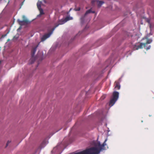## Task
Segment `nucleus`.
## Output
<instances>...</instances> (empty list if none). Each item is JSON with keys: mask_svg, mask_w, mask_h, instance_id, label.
Masks as SVG:
<instances>
[{"mask_svg": "<svg viewBox=\"0 0 154 154\" xmlns=\"http://www.w3.org/2000/svg\"><path fill=\"white\" fill-rule=\"evenodd\" d=\"M10 40V39H8V42Z\"/></svg>", "mask_w": 154, "mask_h": 154, "instance_id": "30", "label": "nucleus"}, {"mask_svg": "<svg viewBox=\"0 0 154 154\" xmlns=\"http://www.w3.org/2000/svg\"><path fill=\"white\" fill-rule=\"evenodd\" d=\"M108 131H109V130H108Z\"/></svg>", "mask_w": 154, "mask_h": 154, "instance_id": "38", "label": "nucleus"}, {"mask_svg": "<svg viewBox=\"0 0 154 154\" xmlns=\"http://www.w3.org/2000/svg\"><path fill=\"white\" fill-rule=\"evenodd\" d=\"M143 45L145 48L146 45V44L143 43H136L134 45L133 49L134 50H138L139 49H141L143 48Z\"/></svg>", "mask_w": 154, "mask_h": 154, "instance_id": "3", "label": "nucleus"}, {"mask_svg": "<svg viewBox=\"0 0 154 154\" xmlns=\"http://www.w3.org/2000/svg\"><path fill=\"white\" fill-rule=\"evenodd\" d=\"M152 40L151 39H148L146 43H145V44H146V45L147 44H150L152 42Z\"/></svg>", "mask_w": 154, "mask_h": 154, "instance_id": "16", "label": "nucleus"}, {"mask_svg": "<svg viewBox=\"0 0 154 154\" xmlns=\"http://www.w3.org/2000/svg\"><path fill=\"white\" fill-rule=\"evenodd\" d=\"M60 24H59V23L58 24H57L55 25V26L52 29V31L51 32H53V31Z\"/></svg>", "mask_w": 154, "mask_h": 154, "instance_id": "17", "label": "nucleus"}, {"mask_svg": "<svg viewBox=\"0 0 154 154\" xmlns=\"http://www.w3.org/2000/svg\"><path fill=\"white\" fill-rule=\"evenodd\" d=\"M148 36H146V37H145V38L147 39L148 38Z\"/></svg>", "mask_w": 154, "mask_h": 154, "instance_id": "27", "label": "nucleus"}, {"mask_svg": "<svg viewBox=\"0 0 154 154\" xmlns=\"http://www.w3.org/2000/svg\"><path fill=\"white\" fill-rule=\"evenodd\" d=\"M52 33V32H51L49 33L43 35L41 38V41L43 42L45 41L46 39L49 37Z\"/></svg>", "mask_w": 154, "mask_h": 154, "instance_id": "5", "label": "nucleus"}, {"mask_svg": "<svg viewBox=\"0 0 154 154\" xmlns=\"http://www.w3.org/2000/svg\"><path fill=\"white\" fill-rule=\"evenodd\" d=\"M0 41H2V38H0Z\"/></svg>", "mask_w": 154, "mask_h": 154, "instance_id": "31", "label": "nucleus"}, {"mask_svg": "<svg viewBox=\"0 0 154 154\" xmlns=\"http://www.w3.org/2000/svg\"><path fill=\"white\" fill-rule=\"evenodd\" d=\"M2 28H3V27H2V28H1L0 29H2Z\"/></svg>", "mask_w": 154, "mask_h": 154, "instance_id": "36", "label": "nucleus"}, {"mask_svg": "<svg viewBox=\"0 0 154 154\" xmlns=\"http://www.w3.org/2000/svg\"><path fill=\"white\" fill-rule=\"evenodd\" d=\"M80 10V8L79 7L77 8H75L74 10L76 11H79Z\"/></svg>", "mask_w": 154, "mask_h": 154, "instance_id": "18", "label": "nucleus"}, {"mask_svg": "<svg viewBox=\"0 0 154 154\" xmlns=\"http://www.w3.org/2000/svg\"><path fill=\"white\" fill-rule=\"evenodd\" d=\"M94 12H95L94 11H92L91 9H89L88 10H87L86 12L84 15L82 17L80 18L81 23V24H83L84 23L85 20V17L88 14L91 13H94Z\"/></svg>", "mask_w": 154, "mask_h": 154, "instance_id": "2", "label": "nucleus"}, {"mask_svg": "<svg viewBox=\"0 0 154 154\" xmlns=\"http://www.w3.org/2000/svg\"><path fill=\"white\" fill-rule=\"evenodd\" d=\"M1 18H0V24H1Z\"/></svg>", "mask_w": 154, "mask_h": 154, "instance_id": "28", "label": "nucleus"}, {"mask_svg": "<svg viewBox=\"0 0 154 154\" xmlns=\"http://www.w3.org/2000/svg\"><path fill=\"white\" fill-rule=\"evenodd\" d=\"M64 19H65L66 21V22L69 20H72L73 18L72 17H70L67 16L66 18H65Z\"/></svg>", "mask_w": 154, "mask_h": 154, "instance_id": "13", "label": "nucleus"}, {"mask_svg": "<svg viewBox=\"0 0 154 154\" xmlns=\"http://www.w3.org/2000/svg\"><path fill=\"white\" fill-rule=\"evenodd\" d=\"M11 142V141H10L8 140L7 142V143H6V145L5 147H6L8 146L9 144Z\"/></svg>", "mask_w": 154, "mask_h": 154, "instance_id": "20", "label": "nucleus"}, {"mask_svg": "<svg viewBox=\"0 0 154 154\" xmlns=\"http://www.w3.org/2000/svg\"><path fill=\"white\" fill-rule=\"evenodd\" d=\"M119 97V92L116 91H114L113 93L112 97L109 103V106H110V107L113 105L118 99Z\"/></svg>", "mask_w": 154, "mask_h": 154, "instance_id": "1", "label": "nucleus"}, {"mask_svg": "<svg viewBox=\"0 0 154 154\" xmlns=\"http://www.w3.org/2000/svg\"><path fill=\"white\" fill-rule=\"evenodd\" d=\"M42 3V2H38L37 3V5L39 10L41 9H43L41 8V4Z\"/></svg>", "mask_w": 154, "mask_h": 154, "instance_id": "10", "label": "nucleus"}, {"mask_svg": "<svg viewBox=\"0 0 154 154\" xmlns=\"http://www.w3.org/2000/svg\"><path fill=\"white\" fill-rule=\"evenodd\" d=\"M23 17H24V16H23Z\"/></svg>", "mask_w": 154, "mask_h": 154, "instance_id": "39", "label": "nucleus"}, {"mask_svg": "<svg viewBox=\"0 0 154 154\" xmlns=\"http://www.w3.org/2000/svg\"><path fill=\"white\" fill-rule=\"evenodd\" d=\"M44 141H43V143H44Z\"/></svg>", "mask_w": 154, "mask_h": 154, "instance_id": "40", "label": "nucleus"}, {"mask_svg": "<svg viewBox=\"0 0 154 154\" xmlns=\"http://www.w3.org/2000/svg\"><path fill=\"white\" fill-rule=\"evenodd\" d=\"M97 5L98 7H100L104 3V2L101 1H97Z\"/></svg>", "mask_w": 154, "mask_h": 154, "instance_id": "9", "label": "nucleus"}, {"mask_svg": "<svg viewBox=\"0 0 154 154\" xmlns=\"http://www.w3.org/2000/svg\"><path fill=\"white\" fill-rule=\"evenodd\" d=\"M60 129H59V130H58V131H57V132L58 131H60Z\"/></svg>", "mask_w": 154, "mask_h": 154, "instance_id": "34", "label": "nucleus"}, {"mask_svg": "<svg viewBox=\"0 0 154 154\" xmlns=\"http://www.w3.org/2000/svg\"><path fill=\"white\" fill-rule=\"evenodd\" d=\"M151 47V45H149L148 47H146V50H148Z\"/></svg>", "mask_w": 154, "mask_h": 154, "instance_id": "23", "label": "nucleus"}, {"mask_svg": "<svg viewBox=\"0 0 154 154\" xmlns=\"http://www.w3.org/2000/svg\"><path fill=\"white\" fill-rule=\"evenodd\" d=\"M35 61V59H34V57H32H32L29 60V64H32Z\"/></svg>", "mask_w": 154, "mask_h": 154, "instance_id": "12", "label": "nucleus"}, {"mask_svg": "<svg viewBox=\"0 0 154 154\" xmlns=\"http://www.w3.org/2000/svg\"><path fill=\"white\" fill-rule=\"evenodd\" d=\"M39 11H40V14L37 15L36 17L37 18L40 17L42 15L44 14V12L43 9H41L40 10H39Z\"/></svg>", "mask_w": 154, "mask_h": 154, "instance_id": "11", "label": "nucleus"}, {"mask_svg": "<svg viewBox=\"0 0 154 154\" xmlns=\"http://www.w3.org/2000/svg\"><path fill=\"white\" fill-rule=\"evenodd\" d=\"M59 24L62 25L64 24L66 22V21L65 19H61L59 20L58 22Z\"/></svg>", "mask_w": 154, "mask_h": 154, "instance_id": "8", "label": "nucleus"}, {"mask_svg": "<svg viewBox=\"0 0 154 154\" xmlns=\"http://www.w3.org/2000/svg\"><path fill=\"white\" fill-rule=\"evenodd\" d=\"M60 129H59V130H58V131H57V132L58 131H60Z\"/></svg>", "mask_w": 154, "mask_h": 154, "instance_id": "32", "label": "nucleus"}, {"mask_svg": "<svg viewBox=\"0 0 154 154\" xmlns=\"http://www.w3.org/2000/svg\"><path fill=\"white\" fill-rule=\"evenodd\" d=\"M105 98V95H104L103 96H102L101 97V100H103Z\"/></svg>", "mask_w": 154, "mask_h": 154, "instance_id": "21", "label": "nucleus"}, {"mask_svg": "<svg viewBox=\"0 0 154 154\" xmlns=\"http://www.w3.org/2000/svg\"><path fill=\"white\" fill-rule=\"evenodd\" d=\"M95 1H92V3H93V2H95Z\"/></svg>", "mask_w": 154, "mask_h": 154, "instance_id": "29", "label": "nucleus"}, {"mask_svg": "<svg viewBox=\"0 0 154 154\" xmlns=\"http://www.w3.org/2000/svg\"><path fill=\"white\" fill-rule=\"evenodd\" d=\"M116 85L115 86V88H117L118 89H119L120 88V85L119 83L118 82H116Z\"/></svg>", "mask_w": 154, "mask_h": 154, "instance_id": "14", "label": "nucleus"}, {"mask_svg": "<svg viewBox=\"0 0 154 154\" xmlns=\"http://www.w3.org/2000/svg\"><path fill=\"white\" fill-rule=\"evenodd\" d=\"M19 37V35L18 34H17L15 36H14L13 38V40H17Z\"/></svg>", "mask_w": 154, "mask_h": 154, "instance_id": "15", "label": "nucleus"}, {"mask_svg": "<svg viewBox=\"0 0 154 154\" xmlns=\"http://www.w3.org/2000/svg\"><path fill=\"white\" fill-rule=\"evenodd\" d=\"M60 129H59V130H58V131H57V132L58 131H60Z\"/></svg>", "mask_w": 154, "mask_h": 154, "instance_id": "33", "label": "nucleus"}, {"mask_svg": "<svg viewBox=\"0 0 154 154\" xmlns=\"http://www.w3.org/2000/svg\"><path fill=\"white\" fill-rule=\"evenodd\" d=\"M144 39V38H143L142 39Z\"/></svg>", "mask_w": 154, "mask_h": 154, "instance_id": "37", "label": "nucleus"}, {"mask_svg": "<svg viewBox=\"0 0 154 154\" xmlns=\"http://www.w3.org/2000/svg\"><path fill=\"white\" fill-rule=\"evenodd\" d=\"M22 29V27L20 26L17 30V32H19L20 30Z\"/></svg>", "mask_w": 154, "mask_h": 154, "instance_id": "22", "label": "nucleus"}, {"mask_svg": "<svg viewBox=\"0 0 154 154\" xmlns=\"http://www.w3.org/2000/svg\"><path fill=\"white\" fill-rule=\"evenodd\" d=\"M60 148V146L59 145H57L54 148L53 150L51 151L52 153H56L59 152V150Z\"/></svg>", "mask_w": 154, "mask_h": 154, "instance_id": "6", "label": "nucleus"}, {"mask_svg": "<svg viewBox=\"0 0 154 154\" xmlns=\"http://www.w3.org/2000/svg\"><path fill=\"white\" fill-rule=\"evenodd\" d=\"M1 61H0V68H1Z\"/></svg>", "mask_w": 154, "mask_h": 154, "instance_id": "26", "label": "nucleus"}, {"mask_svg": "<svg viewBox=\"0 0 154 154\" xmlns=\"http://www.w3.org/2000/svg\"><path fill=\"white\" fill-rule=\"evenodd\" d=\"M7 33L5 35H2V37L0 38H2V40L3 38L5 37L7 35Z\"/></svg>", "mask_w": 154, "mask_h": 154, "instance_id": "19", "label": "nucleus"}, {"mask_svg": "<svg viewBox=\"0 0 154 154\" xmlns=\"http://www.w3.org/2000/svg\"><path fill=\"white\" fill-rule=\"evenodd\" d=\"M147 22L148 23H150V20L149 19H147L146 20Z\"/></svg>", "mask_w": 154, "mask_h": 154, "instance_id": "24", "label": "nucleus"}, {"mask_svg": "<svg viewBox=\"0 0 154 154\" xmlns=\"http://www.w3.org/2000/svg\"><path fill=\"white\" fill-rule=\"evenodd\" d=\"M38 46V45H37L32 50V56L34 57V55L35 53V52L37 50V48Z\"/></svg>", "mask_w": 154, "mask_h": 154, "instance_id": "7", "label": "nucleus"}, {"mask_svg": "<svg viewBox=\"0 0 154 154\" xmlns=\"http://www.w3.org/2000/svg\"><path fill=\"white\" fill-rule=\"evenodd\" d=\"M72 8H71L70 9V10H69V11L68 12V13H67V14H68L69 13V12L71 11V10H72Z\"/></svg>", "mask_w": 154, "mask_h": 154, "instance_id": "25", "label": "nucleus"}, {"mask_svg": "<svg viewBox=\"0 0 154 154\" xmlns=\"http://www.w3.org/2000/svg\"><path fill=\"white\" fill-rule=\"evenodd\" d=\"M17 21L18 23L21 26L26 25L29 23V21L27 20H20V19H18L17 20Z\"/></svg>", "mask_w": 154, "mask_h": 154, "instance_id": "4", "label": "nucleus"}, {"mask_svg": "<svg viewBox=\"0 0 154 154\" xmlns=\"http://www.w3.org/2000/svg\"><path fill=\"white\" fill-rule=\"evenodd\" d=\"M60 129H59V130H58V131H57V132L58 131H60Z\"/></svg>", "mask_w": 154, "mask_h": 154, "instance_id": "35", "label": "nucleus"}]
</instances>
